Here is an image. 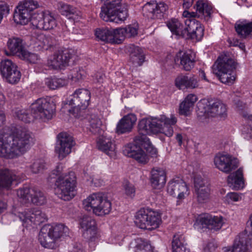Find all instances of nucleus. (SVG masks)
Segmentation results:
<instances>
[{"instance_id":"obj_36","label":"nucleus","mask_w":252,"mask_h":252,"mask_svg":"<svg viewBox=\"0 0 252 252\" xmlns=\"http://www.w3.org/2000/svg\"><path fill=\"white\" fill-rule=\"evenodd\" d=\"M145 61L143 50L139 47H134L130 54L129 63L133 68L141 66Z\"/></svg>"},{"instance_id":"obj_59","label":"nucleus","mask_w":252,"mask_h":252,"mask_svg":"<svg viewBox=\"0 0 252 252\" xmlns=\"http://www.w3.org/2000/svg\"><path fill=\"white\" fill-rule=\"evenodd\" d=\"M104 77V75L101 73H98L96 74L95 76V80L96 82L98 83H102L103 82V79Z\"/></svg>"},{"instance_id":"obj_56","label":"nucleus","mask_w":252,"mask_h":252,"mask_svg":"<svg viewBox=\"0 0 252 252\" xmlns=\"http://www.w3.org/2000/svg\"><path fill=\"white\" fill-rule=\"evenodd\" d=\"M84 75V71L82 69H80L78 71H77V72L72 76V79H74L75 80H79L80 79H82L83 78Z\"/></svg>"},{"instance_id":"obj_16","label":"nucleus","mask_w":252,"mask_h":252,"mask_svg":"<svg viewBox=\"0 0 252 252\" xmlns=\"http://www.w3.org/2000/svg\"><path fill=\"white\" fill-rule=\"evenodd\" d=\"M194 187L198 203L203 204L208 202L210 196V189L207 182L200 175L194 176Z\"/></svg>"},{"instance_id":"obj_7","label":"nucleus","mask_w":252,"mask_h":252,"mask_svg":"<svg viewBox=\"0 0 252 252\" xmlns=\"http://www.w3.org/2000/svg\"><path fill=\"white\" fill-rule=\"evenodd\" d=\"M39 6L37 1L25 0L19 4L15 10L13 19L17 24L26 25L30 21L35 20L32 17V11Z\"/></svg>"},{"instance_id":"obj_20","label":"nucleus","mask_w":252,"mask_h":252,"mask_svg":"<svg viewBox=\"0 0 252 252\" xmlns=\"http://www.w3.org/2000/svg\"><path fill=\"white\" fill-rule=\"evenodd\" d=\"M91 93L87 89H79L70 96L68 102L69 105L77 109H85L89 105Z\"/></svg>"},{"instance_id":"obj_41","label":"nucleus","mask_w":252,"mask_h":252,"mask_svg":"<svg viewBox=\"0 0 252 252\" xmlns=\"http://www.w3.org/2000/svg\"><path fill=\"white\" fill-rule=\"evenodd\" d=\"M235 29L240 37L246 38L252 33V22H237L235 25Z\"/></svg>"},{"instance_id":"obj_22","label":"nucleus","mask_w":252,"mask_h":252,"mask_svg":"<svg viewBox=\"0 0 252 252\" xmlns=\"http://www.w3.org/2000/svg\"><path fill=\"white\" fill-rule=\"evenodd\" d=\"M80 228L82 229L84 238L92 239L96 233V222L95 220L89 216H84L79 220Z\"/></svg>"},{"instance_id":"obj_19","label":"nucleus","mask_w":252,"mask_h":252,"mask_svg":"<svg viewBox=\"0 0 252 252\" xmlns=\"http://www.w3.org/2000/svg\"><path fill=\"white\" fill-rule=\"evenodd\" d=\"M168 9V6L164 2L157 3L155 1L147 2L143 7V15L149 19H160Z\"/></svg>"},{"instance_id":"obj_29","label":"nucleus","mask_w":252,"mask_h":252,"mask_svg":"<svg viewBox=\"0 0 252 252\" xmlns=\"http://www.w3.org/2000/svg\"><path fill=\"white\" fill-rule=\"evenodd\" d=\"M197 100L198 98L196 95L188 94L180 104L179 114L185 116L190 115Z\"/></svg>"},{"instance_id":"obj_49","label":"nucleus","mask_w":252,"mask_h":252,"mask_svg":"<svg viewBox=\"0 0 252 252\" xmlns=\"http://www.w3.org/2000/svg\"><path fill=\"white\" fill-rule=\"evenodd\" d=\"M241 131L245 139H249L252 137V115L246 120Z\"/></svg>"},{"instance_id":"obj_4","label":"nucleus","mask_w":252,"mask_h":252,"mask_svg":"<svg viewBox=\"0 0 252 252\" xmlns=\"http://www.w3.org/2000/svg\"><path fill=\"white\" fill-rule=\"evenodd\" d=\"M58 176L55 182V193L60 199L69 201L76 194V177L74 172L64 170L62 165H58L54 171Z\"/></svg>"},{"instance_id":"obj_26","label":"nucleus","mask_w":252,"mask_h":252,"mask_svg":"<svg viewBox=\"0 0 252 252\" xmlns=\"http://www.w3.org/2000/svg\"><path fill=\"white\" fill-rule=\"evenodd\" d=\"M97 146L99 150L110 157H115L116 154L115 144L110 137L106 136L99 137L97 142Z\"/></svg>"},{"instance_id":"obj_63","label":"nucleus","mask_w":252,"mask_h":252,"mask_svg":"<svg viewBox=\"0 0 252 252\" xmlns=\"http://www.w3.org/2000/svg\"><path fill=\"white\" fill-rule=\"evenodd\" d=\"M223 252H233V246L232 247L230 246L224 247L222 249Z\"/></svg>"},{"instance_id":"obj_1","label":"nucleus","mask_w":252,"mask_h":252,"mask_svg":"<svg viewBox=\"0 0 252 252\" xmlns=\"http://www.w3.org/2000/svg\"><path fill=\"white\" fill-rule=\"evenodd\" d=\"M177 118L175 114L167 117L164 114L157 117H151L141 119L138 125V134L134 138V141L138 144L143 143L148 144V152L152 157H157L158 150L149 143L147 135L162 133L168 137H171L174 133L173 126L177 123Z\"/></svg>"},{"instance_id":"obj_37","label":"nucleus","mask_w":252,"mask_h":252,"mask_svg":"<svg viewBox=\"0 0 252 252\" xmlns=\"http://www.w3.org/2000/svg\"><path fill=\"white\" fill-rule=\"evenodd\" d=\"M38 240L41 246L45 248L55 249L58 247L57 242L43 227L39 233Z\"/></svg>"},{"instance_id":"obj_24","label":"nucleus","mask_w":252,"mask_h":252,"mask_svg":"<svg viewBox=\"0 0 252 252\" xmlns=\"http://www.w3.org/2000/svg\"><path fill=\"white\" fill-rule=\"evenodd\" d=\"M185 23L187 26V35L189 34L191 38L199 41L204 35V28L195 19H186Z\"/></svg>"},{"instance_id":"obj_51","label":"nucleus","mask_w":252,"mask_h":252,"mask_svg":"<svg viewBox=\"0 0 252 252\" xmlns=\"http://www.w3.org/2000/svg\"><path fill=\"white\" fill-rule=\"evenodd\" d=\"M123 189L126 195L133 198L135 195V189L134 186L127 181L124 182Z\"/></svg>"},{"instance_id":"obj_14","label":"nucleus","mask_w":252,"mask_h":252,"mask_svg":"<svg viewBox=\"0 0 252 252\" xmlns=\"http://www.w3.org/2000/svg\"><path fill=\"white\" fill-rule=\"evenodd\" d=\"M215 166L220 171L229 174L238 166L237 159L227 154L218 153L214 158Z\"/></svg>"},{"instance_id":"obj_28","label":"nucleus","mask_w":252,"mask_h":252,"mask_svg":"<svg viewBox=\"0 0 252 252\" xmlns=\"http://www.w3.org/2000/svg\"><path fill=\"white\" fill-rule=\"evenodd\" d=\"M175 61V62L179 61L182 68L186 71H189L194 65L195 55L192 53L179 51L176 55Z\"/></svg>"},{"instance_id":"obj_52","label":"nucleus","mask_w":252,"mask_h":252,"mask_svg":"<svg viewBox=\"0 0 252 252\" xmlns=\"http://www.w3.org/2000/svg\"><path fill=\"white\" fill-rule=\"evenodd\" d=\"M45 167V163L43 161L40 159L36 160L30 166L31 172L33 173H38L41 171Z\"/></svg>"},{"instance_id":"obj_31","label":"nucleus","mask_w":252,"mask_h":252,"mask_svg":"<svg viewBox=\"0 0 252 252\" xmlns=\"http://www.w3.org/2000/svg\"><path fill=\"white\" fill-rule=\"evenodd\" d=\"M151 182L155 189H160L166 183V174L160 168H153L151 172Z\"/></svg>"},{"instance_id":"obj_15","label":"nucleus","mask_w":252,"mask_h":252,"mask_svg":"<svg viewBox=\"0 0 252 252\" xmlns=\"http://www.w3.org/2000/svg\"><path fill=\"white\" fill-rule=\"evenodd\" d=\"M18 217L22 221L23 225L26 227L32 225V224H39L47 219L46 215L36 208L19 212Z\"/></svg>"},{"instance_id":"obj_33","label":"nucleus","mask_w":252,"mask_h":252,"mask_svg":"<svg viewBox=\"0 0 252 252\" xmlns=\"http://www.w3.org/2000/svg\"><path fill=\"white\" fill-rule=\"evenodd\" d=\"M58 10L62 15L74 21L78 20L81 17V12L75 7L63 2L58 3Z\"/></svg>"},{"instance_id":"obj_50","label":"nucleus","mask_w":252,"mask_h":252,"mask_svg":"<svg viewBox=\"0 0 252 252\" xmlns=\"http://www.w3.org/2000/svg\"><path fill=\"white\" fill-rule=\"evenodd\" d=\"M20 58L31 63H38L40 61V58L37 54L29 52L27 50L24 51Z\"/></svg>"},{"instance_id":"obj_9","label":"nucleus","mask_w":252,"mask_h":252,"mask_svg":"<svg viewBox=\"0 0 252 252\" xmlns=\"http://www.w3.org/2000/svg\"><path fill=\"white\" fill-rule=\"evenodd\" d=\"M197 112L199 116L205 118L218 117L224 118L226 116V106L220 101L212 104L205 100L200 101L197 103Z\"/></svg>"},{"instance_id":"obj_18","label":"nucleus","mask_w":252,"mask_h":252,"mask_svg":"<svg viewBox=\"0 0 252 252\" xmlns=\"http://www.w3.org/2000/svg\"><path fill=\"white\" fill-rule=\"evenodd\" d=\"M0 70L2 75L11 84L18 82L21 74L17 65L9 60H4L0 63Z\"/></svg>"},{"instance_id":"obj_23","label":"nucleus","mask_w":252,"mask_h":252,"mask_svg":"<svg viewBox=\"0 0 252 252\" xmlns=\"http://www.w3.org/2000/svg\"><path fill=\"white\" fill-rule=\"evenodd\" d=\"M32 24L37 29L49 30L56 27L57 22L52 13L49 11H45L43 13L40 20L36 19L32 21Z\"/></svg>"},{"instance_id":"obj_48","label":"nucleus","mask_w":252,"mask_h":252,"mask_svg":"<svg viewBox=\"0 0 252 252\" xmlns=\"http://www.w3.org/2000/svg\"><path fill=\"white\" fill-rule=\"evenodd\" d=\"M126 31L124 28L112 29V44L121 43L126 37Z\"/></svg>"},{"instance_id":"obj_5","label":"nucleus","mask_w":252,"mask_h":252,"mask_svg":"<svg viewBox=\"0 0 252 252\" xmlns=\"http://www.w3.org/2000/svg\"><path fill=\"white\" fill-rule=\"evenodd\" d=\"M84 208L98 216L109 214L112 210V203L106 194L102 192L93 193L83 201Z\"/></svg>"},{"instance_id":"obj_13","label":"nucleus","mask_w":252,"mask_h":252,"mask_svg":"<svg viewBox=\"0 0 252 252\" xmlns=\"http://www.w3.org/2000/svg\"><path fill=\"white\" fill-rule=\"evenodd\" d=\"M55 151L60 160L63 159L71 152L75 145L73 137L66 132H61L57 136Z\"/></svg>"},{"instance_id":"obj_11","label":"nucleus","mask_w":252,"mask_h":252,"mask_svg":"<svg viewBox=\"0 0 252 252\" xmlns=\"http://www.w3.org/2000/svg\"><path fill=\"white\" fill-rule=\"evenodd\" d=\"M17 194L20 201L23 203H26L31 201L34 204L42 205L46 202L44 193L37 188L20 189L17 190Z\"/></svg>"},{"instance_id":"obj_43","label":"nucleus","mask_w":252,"mask_h":252,"mask_svg":"<svg viewBox=\"0 0 252 252\" xmlns=\"http://www.w3.org/2000/svg\"><path fill=\"white\" fill-rule=\"evenodd\" d=\"M173 252H190L185 244L184 237L182 235L175 234L172 240Z\"/></svg>"},{"instance_id":"obj_25","label":"nucleus","mask_w":252,"mask_h":252,"mask_svg":"<svg viewBox=\"0 0 252 252\" xmlns=\"http://www.w3.org/2000/svg\"><path fill=\"white\" fill-rule=\"evenodd\" d=\"M137 121L136 116L128 114L122 118L117 125L116 131L119 134L130 132Z\"/></svg>"},{"instance_id":"obj_45","label":"nucleus","mask_w":252,"mask_h":252,"mask_svg":"<svg viewBox=\"0 0 252 252\" xmlns=\"http://www.w3.org/2000/svg\"><path fill=\"white\" fill-rule=\"evenodd\" d=\"M46 85L50 89L55 90L67 84V80L58 78H47L45 80Z\"/></svg>"},{"instance_id":"obj_54","label":"nucleus","mask_w":252,"mask_h":252,"mask_svg":"<svg viewBox=\"0 0 252 252\" xmlns=\"http://www.w3.org/2000/svg\"><path fill=\"white\" fill-rule=\"evenodd\" d=\"M124 29L126 31V33L127 37L134 36L137 34L138 27L137 24L129 25Z\"/></svg>"},{"instance_id":"obj_3","label":"nucleus","mask_w":252,"mask_h":252,"mask_svg":"<svg viewBox=\"0 0 252 252\" xmlns=\"http://www.w3.org/2000/svg\"><path fill=\"white\" fill-rule=\"evenodd\" d=\"M56 106L50 97L39 98L32 104L30 110L16 108L14 111V115L19 120L26 123L33 121V118L41 119L43 121L49 120L52 118Z\"/></svg>"},{"instance_id":"obj_35","label":"nucleus","mask_w":252,"mask_h":252,"mask_svg":"<svg viewBox=\"0 0 252 252\" xmlns=\"http://www.w3.org/2000/svg\"><path fill=\"white\" fill-rule=\"evenodd\" d=\"M227 183L230 187L235 189H242L244 186L243 170L239 168L235 172L230 174L228 176Z\"/></svg>"},{"instance_id":"obj_57","label":"nucleus","mask_w":252,"mask_h":252,"mask_svg":"<svg viewBox=\"0 0 252 252\" xmlns=\"http://www.w3.org/2000/svg\"><path fill=\"white\" fill-rule=\"evenodd\" d=\"M194 0H183V6L186 9L189 8L193 4Z\"/></svg>"},{"instance_id":"obj_53","label":"nucleus","mask_w":252,"mask_h":252,"mask_svg":"<svg viewBox=\"0 0 252 252\" xmlns=\"http://www.w3.org/2000/svg\"><path fill=\"white\" fill-rule=\"evenodd\" d=\"M225 201L228 204L241 200V196L236 192H229L224 197Z\"/></svg>"},{"instance_id":"obj_62","label":"nucleus","mask_w":252,"mask_h":252,"mask_svg":"<svg viewBox=\"0 0 252 252\" xmlns=\"http://www.w3.org/2000/svg\"><path fill=\"white\" fill-rule=\"evenodd\" d=\"M199 76L202 79H203L204 80H205L207 82H209L208 79L206 78V74H205L204 71H203V70L199 71Z\"/></svg>"},{"instance_id":"obj_40","label":"nucleus","mask_w":252,"mask_h":252,"mask_svg":"<svg viewBox=\"0 0 252 252\" xmlns=\"http://www.w3.org/2000/svg\"><path fill=\"white\" fill-rule=\"evenodd\" d=\"M7 46L11 54L16 55L19 58L21 57L23 53L26 50L23 46L22 40L18 38L9 39Z\"/></svg>"},{"instance_id":"obj_6","label":"nucleus","mask_w":252,"mask_h":252,"mask_svg":"<svg viewBox=\"0 0 252 252\" xmlns=\"http://www.w3.org/2000/svg\"><path fill=\"white\" fill-rule=\"evenodd\" d=\"M236 65L234 61L226 57H219L212 66L213 72L223 84L234 83L236 75L234 73Z\"/></svg>"},{"instance_id":"obj_42","label":"nucleus","mask_w":252,"mask_h":252,"mask_svg":"<svg viewBox=\"0 0 252 252\" xmlns=\"http://www.w3.org/2000/svg\"><path fill=\"white\" fill-rule=\"evenodd\" d=\"M130 246L133 249L134 252L140 250H144L145 252H153V248L151 244L140 238H137L132 241Z\"/></svg>"},{"instance_id":"obj_32","label":"nucleus","mask_w":252,"mask_h":252,"mask_svg":"<svg viewBox=\"0 0 252 252\" xmlns=\"http://www.w3.org/2000/svg\"><path fill=\"white\" fill-rule=\"evenodd\" d=\"M194 8L198 14V17L204 18L206 21H208L211 19L213 7L211 4L203 0H198L195 4Z\"/></svg>"},{"instance_id":"obj_38","label":"nucleus","mask_w":252,"mask_h":252,"mask_svg":"<svg viewBox=\"0 0 252 252\" xmlns=\"http://www.w3.org/2000/svg\"><path fill=\"white\" fill-rule=\"evenodd\" d=\"M185 25H186L185 24ZM167 26L171 32L176 35L184 36L187 33V26L184 25L178 19H172L167 23Z\"/></svg>"},{"instance_id":"obj_21","label":"nucleus","mask_w":252,"mask_h":252,"mask_svg":"<svg viewBox=\"0 0 252 252\" xmlns=\"http://www.w3.org/2000/svg\"><path fill=\"white\" fill-rule=\"evenodd\" d=\"M123 153L126 156L134 158L141 164H145L149 160L146 152L135 144L129 143L126 145L123 149Z\"/></svg>"},{"instance_id":"obj_17","label":"nucleus","mask_w":252,"mask_h":252,"mask_svg":"<svg viewBox=\"0 0 252 252\" xmlns=\"http://www.w3.org/2000/svg\"><path fill=\"white\" fill-rule=\"evenodd\" d=\"M167 192L171 195L176 196L179 200H182L189 195L190 191L186 182L177 178L169 182Z\"/></svg>"},{"instance_id":"obj_8","label":"nucleus","mask_w":252,"mask_h":252,"mask_svg":"<svg viewBox=\"0 0 252 252\" xmlns=\"http://www.w3.org/2000/svg\"><path fill=\"white\" fill-rule=\"evenodd\" d=\"M134 222L141 229H152L158 227L161 222L160 215L155 211L141 209L135 215Z\"/></svg>"},{"instance_id":"obj_2","label":"nucleus","mask_w":252,"mask_h":252,"mask_svg":"<svg viewBox=\"0 0 252 252\" xmlns=\"http://www.w3.org/2000/svg\"><path fill=\"white\" fill-rule=\"evenodd\" d=\"M32 133L26 129H17L12 134L5 129L0 131V156L14 158L26 153L34 143Z\"/></svg>"},{"instance_id":"obj_10","label":"nucleus","mask_w":252,"mask_h":252,"mask_svg":"<svg viewBox=\"0 0 252 252\" xmlns=\"http://www.w3.org/2000/svg\"><path fill=\"white\" fill-rule=\"evenodd\" d=\"M73 55L74 51L71 49L58 50L48 57L46 65L52 69H63Z\"/></svg>"},{"instance_id":"obj_58","label":"nucleus","mask_w":252,"mask_h":252,"mask_svg":"<svg viewBox=\"0 0 252 252\" xmlns=\"http://www.w3.org/2000/svg\"><path fill=\"white\" fill-rule=\"evenodd\" d=\"M183 135L181 133H177L176 134L175 138L178 143L179 146H181L183 144Z\"/></svg>"},{"instance_id":"obj_60","label":"nucleus","mask_w":252,"mask_h":252,"mask_svg":"<svg viewBox=\"0 0 252 252\" xmlns=\"http://www.w3.org/2000/svg\"><path fill=\"white\" fill-rule=\"evenodd\" d=\"M6 101V98L3 93L0 91V107L3 106Z\"/></svg>"},{"instance_id":"obj_39","label":"nucleus","mask_w":252,"mask_h":252,"mask_svg":"<svg viewBox=\"0 0 252 252\" xmlns=\"http://www.w3.org/2000/svg\"><path fill=\"white\" fill-rule=\"evenodd\" d=\"M247 237L246 234H242L235 238L232 246L233 252H250Z\"/></svg>"},{"instance_id":"obj_47","label":"nucleus","mask_w":252,"mask_h":252,"mask_svg":"<svg viewBox=\"0 0 252 252\" xmlns=\"http://www.w3.org/2000/svg\"><path fill=\"white\" fill-rule=\"evenodd\" d=\"M89 130L94 134L100 133L101 122L100 119L95 115H92L89 119Z\"/></svg>"},{"instance_id":"obj_55","label":"nucleus","mask_w":252,"mask_h":252,"mask_svg":"<svg viewBox=\"0 0 252 252\" xmlns=\"http://www.w3.org/2000/svg\"><path fill=\"white\" fill-rule=\"evenodd\" d=\"M91 182L94 186L98 187L102 186L104 183V180L98 175H94L91 178Z\"/></svg>"},{"instance_id":"obj_44","label":"nucleus","mask_w":252,"mask_h":252,"mask_svg":"<svg viewBox=\"0 0 252 252\" xmlns=\"http://www.w3.org/2000/svg\"><path fill=\"white\" fill-rule=\"evenodd\" d=\"M95 35L98 39L112 44V29H98L95 31Z\"/></svg>"},{"instance_id":"obj_46","label":"nucleus","mask_w":252,"mask_h":252,"mask_svg":"<svg viewBox=\"0 0 252 252\" xmlns=\"http://www.w3.org/2000/svg\"><path fill=\"white\" fill-rule=\"evenodd\" d=\"M53 43V39L50 35L40 34L37 35L35 44L40 48L47 49L51 46Z\"/></svg>"},{"instance_id":"obj_34","label":"nucleus","mask_w":252,"mask_h":252,"mask_svg":"<svg viewBox=\"0 0 252 252\" xmlns=\"http://www.w3.org/2000/svg\"><path fill=\"white\" fill-rule=\"evenodd\" d=\"M18 179V177L8 169H0V188L8 189L12 183Z\"/></svg>"},{"instance_id":"obj_12","label":"nucleus","mask_w":252,"mask_h":252,"mask_svg":"<svg viewBox=\"0 0 252 252\" xmlns=\"http://www.w3.org/2000/svg\"><path fill=\"white\" fill-rule=\"evenodd\" d=\"M224 223V219L222 216H215L204 214L199 216L196 218L194 225L197 229L207 228L217 231L221 228Z\"/></svg>"},{"instance_id":"obj_61","label":"nucleus","mask_w":252,"mask_h":252,"mask_svg":"<svg viewBox=\"0 0 252 252\" xmlns=\"http://www.w3.org/2000/svg\"><path fill=\"white\" fill-rule=\"evenodd\" d=\"M5 121V115L4 113L0 110V126L3 124Z\"/></svg>"},{"instance_id":"obj_30","label":"nucleus","mask_w":252,"mask_h":252,"mask_svg":"<svg viewBox=\"0 0 252 252\" xmlns=\"http://www.w3.org/2000/svg\"><path fill=\"white\" fill-rule=\"evenodd\" d=\"M175 83L179 89H194L198 87V81L194 76L189 77L180 74L175 79Z\"/></svg>"},{"instance_id":"obj_27","label":"nucleus","mask_w":252,"mask_h":252,"mask_svg":"<svg viewBox=\"0 0 252 252\" xmlns=\"http://www.w3.org/2000/svg\"><path fill=\"white\" fill-rule=\"evenodd\" d=\"M42 227L49 233L50 236L57 242L61 238L68 234L69 229L68 227L63 224H56L54 225L46 224Z\"/></svg>"},{"instance_id":"obj_64","label":"nucleus","mask_w":252,"mask_h":252,"mask_svg":"<svg viewBox=\"0 0 252 252\" xmlns=\"http://www.w3.org/2000/svg\"><path fill=\"white\" fill-rule=\"evenodd\" d=\"M189 19H194V18L196 17H198V14L197 13V12L196 11V12H190V14L189 15Z\"/></svg>"}]
</instances>
